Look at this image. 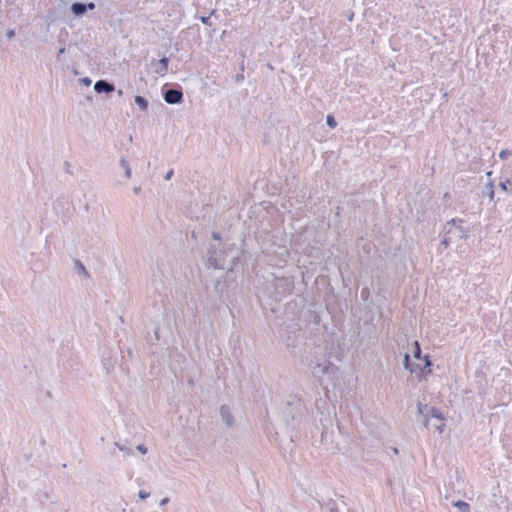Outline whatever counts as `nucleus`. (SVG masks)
I'll list each match as a JSON object with an SVG mask.
<instances>
[{
    "instance_id": "nucleus-1",
    "label": "nucleus",
    "mask_w": 512,
    "mask_h": 512,
    "mask_svg": "<svg viewBox=\"0 0 512 512\" xmlns=\"http://www.w3.org/2000/svg\"><path fill=\"white\" fill-rule=\"evenodd\" d=\"M279 326L278 334L288 352L305 366H312L315 362L317 349L315 337L308 336L306 329L293 320L275 323Z\"/></svg>"
},
{
    "instance_id": "nucleus-2",
    "label": "nucleus",
    "mask_w": 512,
    "mask_h": 512,
    "mask_svg": "<svg viewBox=\"0 0 512 512\" xmlns=\"http://www.w3.org/2000/svg\"><path fill=\"white\" fill-rule=\"evenodd\" d=\"M293 289L294 279L292 276L275 277L271 282L265 284L258 295V299L263 309L269 310L272 314H277L281 310L280 302Z\"/></svg>"
},
{
    "instance_id": "nucleus-3",
    "label": "nucleus",
    "mask_w": 512,
    "mask_h": 512,
    "mask_svg": "<svg viewBox=\"0 0 512 512\" xmlns=\"http://www.w3.org/2000/svg\"><path fill=\"white\" fill-rule=\"evenodd\" d=\"M305 402L296 395H289L282 408V416L292 432H299L308 418Z\"/></svg>"
},
{
    "instance_id": "nucleus-4",
    "label": "nucleus",
    "mask_w": 512,
    "mask_h": 512,
    "mask_svg": "<svg viewBox=\"0 0 512 512\" xmlns=\"http://www.w3.org/2000/svg\"><path fill=\"white\" fill-rule=\"evenodd\" d=\"M308 367L311 369L312 375L315 378H319L320 385H324L326 389L328 385L333 389L342 388L344 382L340 368L329 361V359L315 357V362L312 366Z\"/></svg>"
},
{
    "instance_id": "nucleus-5",
    "label": "nucleus",
    "mask_w": 512,
    "mask_h": 512,
    "mask_svg": "<svg viewBox=\"0 0 512 512\" xmlns=\"http://www.w3.org/2000/svg\"><path fill=\"white\" fill-rule=\"evenodd\" d=\"M463 223L465 220L463 218L455 217L450 220H447L441 228L440 234L443 235V238L440 242V246H443L444 249H448L452 243V233L453 230H457L458 239L467 240L469 238V228L463 227Z\"/></svg>"
},
{
    "instance_id": "nucleus-6",
    "label": "nucleus",
    "mask_w": 512,
    "mask_h": 512,
    "mask_svg": "<svg viewBox=\"0 0 512 512\" xmlns=\"http://www.w3.org/2000/svg\"><path fill=\"white\" fill-rule=\"evenodd\" d=\"M236 249V244H231L228 247L219 248L215 244H209L206 252V268L210 269H224L226 257Z\"/></svg>"
},
{
    "instance_id": "nucleus-7",
    "label": "nucleus",
    "mask_w": 512,
    "mask_h": 512,
    "mask_svg": "<svg viewBox=\"0 0 512 512\" xmlns=\"http://www.w3.org/2000/svg\"><path fill=\"white\" fill-rule=\"evenodd\" d=\"M251 258L252 255L246 248L245 240H242L240 252L232 257L231 266L226 271L227 277L230 279L238 278L240 274H244Z\"/></svg>"
},
{
    "instance_id": "nucleus-8",
    "label": "nucleus",
    "mask_w": 512,
    "mask_h": 512,
    "mask_svg": "<svg viewBox=\"0 0 512 512\" xmlns=\"http://www.w3.org/2000/svg\"><path fill=\"white\" fill-rule=\"evenodd\" d=\"M237 278H228L227 275H223L219 277L214 282V293L218 298L219 305H225L229 307V303L231 302V290L237 287Z\"/></svg>"
},
{
    "instance_id": "nucleus-9",
    "label": "nucleus",
    "mask_w": 512,
    "mask_h": 512,
    "mask_svg": "<svg viewBox=\"0 0 512 512\" xmlns=\"http://www.w3.org/2000/svg\"><path fill=\"white\" fill-rule=\"evenodd\" d=\"M306 307V299L300 295L296 298L287 302L284 305L283 317L279 319V323L286 320H293L294 322L300 323L302 319L303 310ZM278 323V321L276 322Z\"/></svg>"
},
{
    "instance_id": "nucleus-10",
    "label": "nucleus",
    "mask_w": 512,
    "mask_h": 512,
    "mask_svg": "<svg viewBox=\"0 0 512 512\" xmlns=\"http://www.w3.org/2000/svg\"><path fill=\"white\" fill-rule=\"evenodd\" d=\"M323 305L320 302H309L303 310L302 319L300 322H305L307 325H313V330L319 331V326L322 321Z\"/></svg>"
},
{
    "instance_id": "nucleus-11",
    "label": "nucleus",
    "mask_w": 512,
    "mask_h": 512,
    "mask_svg": "<svg viewBox=\"0 0 512 512\" xmlns=\"http://www.w3.org/2000/svg\"><path fill=\"white\" fill-rule=\"evenodd\" d=\"M161 94L164 101L169 105H180L184 102L183 89L179 84H164Z\"/></svg>"
},
{
    "instance_id": "nucleus-12",
    "label": "nucleus",
    "mask_w": 512,
    "mask_h": 512,
    "mask_svg": "<svg viewBox=\"0 0 512 512\" xmlns=\"http://www.w3.org/2000/svg\"><path fill=\"white\" fill-rule=\"evenodd\" d=\"M68 10V1L58 0L54 6L47 10L44 17L47 22V28L56 21L65 20Z\"/></svg>"
},
{
    "instance_id": "nucleus-13",
    "label": "nucleus",
    "mask_w": 512,
    "mask_h": 512,
    "mask_svg": "<svg viewBox=\"0 0 512 512\" xmlns=\"http://www.w3.org/2000/svg\"><path fill=\"white\" fill-rule=\"evenodd\" d=\"M419 361L423 362V365L419 364V369H417L416 376L419 382L426 379L428 376L433 374V361L430 354H425L423 358Z\"/></svg>"
},
{
    "instance_id": "nucleus-14",
    "label": "nucleus",
    "mask_w": 512,
    "mask_h": 512,
    "mask_svg": "<svg viewBox=\"0 0 512 512\" xmlns=\"http://www.w3.org/2000/svg\"><path fill=\"white\" fill-rule=\"evenodd\" d=\"M53 209H54L55 213L58 216H60L62 219L69 218L71 215L70 203H69L68 199L64 196L58 197L55 200V202L53 204Z\"/></svg>"
},
{
    "instance_id": "nucleus-15",
    "label": "nucleus",
    "mask_w": 512,
    "mask_h": 512,
    "mask_svg": "<svg viewBox=\"0 0 512 512\" xmlns=\"http://www.w3.org/2000/svg\"><path fill=\"white\" fill-rule=\"evenodd\" d=\"M171 57L163 55L160 59H153L151 66L154 68V72L160 76H164L169 69Z\"/></svg>"
},
{
    "instance_id": "nucleus-16",
    "label": "nucleus",
    "mask_w": 512,
    "mask_h": 512,
    "mask_svg": "<svg viewBox=\"0 0 512 512\" xmlns=\"http://www.w3.org/2000/svg\"><path fill=\"white\" fill-rule=\"evenodd\" d=\"M219 414L222 422L228 427L232 428L235 424V418L227 404H222L219 408Z\"/></svg>"
},
{
    "instance_id": "nucleus-17",
    "label": "nucleus",
    "mask_w": 512,
    "mask_h": 512,
    "mask_svg": "<svg viewBox=\"0 0 512 512\" xmlns=\"http://www.w3.org/2000/svg\"><path fill=\"white\" fill-rule=\"evenodd\" d=\"M94 91L99 95L109 94L115 91V85L106 79H100L95 82Z\"/></svg>"
},
{
    "instance_id": "nucleus-18",
    "label": "nucleus",
    "mask_w": 512,
    "mask_h": 512,
    "mask_svg": "<svg viewBox=\"0 0 512 512\" xmlns=\"http://www.w3.org/2000/svg\"><path fill=\"white\" fill-rule=\"evenodd\" d=\"M68 9L74 19H80L86 15L84 2L74 1L70 4Z\"/></svg>"
},
{
    "instance_id": "nucleus-19",
    "label": "nucleus",
    "mask_w": 512,
    "mask_h": 512,
    "mask_svg": "<svg viewBox=\"0 0 512 512\" xmlns=\"http://www.w3.org/2000/svg\"><path fill=\"white\" fill-rule=\"evenodd\" d=\"M344 356L343 350H341L340 346H337V349L334 347V344L331 345L330 351H327L323 359H329L331 361L332 358L336 359L337 361H342Z\"/></svg>"
},
{
    "instance_id": "nucleus-20",
    "label": "nucleus",
    "mask_w": 512,
    "mask_h": 512,
    "mask_svg": "<svg viewBox=\"0 0 512 512\" xmlns=\"http://www.w3.org/2000/svg\"><path fill=\"white\" fill-rule=\"evenodd\" d=\"M402 365L410 373H415L419 369V364L412 361L411 355L407 352L403 355Z\"/></svg>"
},
{
    "instance_id": "nucleus-21",
    "label": "nucleus",
    "mask_w": 512,
    "mask_h": 512,
    "mask_svg": "<svg viewBox=\"0 0 512 512\" xmlns=\"http://www.w3.org/2000/svg\"><path fill=\"white\" fill-rule=\"evenodd\" d=\"M482 196L488 197L490 201H494L495 197V184L494 180L490 179L482 190Z\"/></svg>"
},
{
    "instance_id": "nucleus-22",
    "label": "nucleus",
    "mask_w": 512,
    "mask_h": 512,
    "mask_svg": "<svg viewBox=\"0 0 512 512\" xmlns=\"http://www.w3.org/2000/svg\"><path fill=\"white\" fill-rule=\"evenodd\" d=\"M428 417H429V418L437 419V420H439V421H446V416H445V415H444V413H443L439 408H437L436 406H431V407H430Z\"/></svg>"
},
{
    "instance_id": "nucleus-23",
    "label": "nucleus",
    "mask_w": 512,
    "mask_h": 512,
    "mask_svg": "<svg viewBox=\"0 0 512 512\" xmlns=\"http://www.w3.org/2000/svg\"><path fill=\"white\" fill-rule=\"evenodd\" d=\"M134 102L141 111L146 112L148 110L149 102L144 96L136 95Z\"/></svg>"
},
{
    "instance_id": "nucleus-24",
    "label": "nucleus",
    "mask_w": 512,
    "mask_h": 512,
    "mask_svg": "<svg viewBox=\"0 0 512 512\" xmlns=\"http://www.w3.org/2000/svg\"><path fill=\"white\" fill-rule=\"evenodd\" d=\"M412 356L415 360H420L425 354L422 353L421 345L418 340L412 342Z\"/></svg>"
},
{
    "instance_id": "nucleus-25",
    "label": "nucleus",
    "mask_w": 512,
    "mask_h": 512,
    "mask_svg": "<svg viewBox=\"0 0 512 512\" xmlns=\"http://www.w3.org/2000/svg\"><path fill=\"white\" fill-rule=\"evenodd\" d=\"M452 506L456 507L460 512H470L471 506L464 500L452 501Z\"/></svg>"
},
{
    "instance_id": "nucleus-26",
    "label": "nucleus",
    "mask_w": 512,
    "mask_h": 512,
    "mask_svg": "<svg viewBox=\"0 0 512 512\" xmlns=\"http://www.w3.org/2000/svg\"><path fill=\"white\" fill-rule=\"evenodd\" d=\"M74 269L79 275H83L84 277H89V272L86 269L85 265L78 259L74 260Z\"/></svg>"
},
{
    "instance_id": "nucleus-27",
    "label": "nucleus",
    "mask_w": 512,
    "mask_h": 512,
    "mask_svg": "<svg viewBox=\"0 0 512 512\" xmlns=\"http://www.w3.org/2000/svg\"><path fill=\"white\" fill-rule=\"evenodd\" d=\"M498 186L502 191L512 195V179L511 178H506L505 180L500 181Z\"/></svg>"
},
{
    "instance_id": "nucleus-28",
    "label": "nucleus",
    "mask_w": 512,
    "mask_h": 512,
    "mask_svg": "<svg viewBox=\"0 0 512 512\" xmlns=\"http://www.w3.org/2000/svg\"><path fill=\"white\" fill-rule=\"evenodd\" d=\"M119 164H120L121 168H123V170H124V176L127 179L131 178L132 171H131V167L129 165V162L125 158L122 157L120 159V161H119Z\"/></svg>"
},
{
    "instance_id": "nucleus-29",
    "label": "nucleus",
    "mask_w": 512,
    "mask_h": 512,
    "mask_svg": "<svg viewBox=\"0 0 512 512\" xmlns=\"http://www.w3.org/2000/svg\"><path fill=\"white\" fill-rule=\"evenodd\" d=\"M431 406L428 404H423L421 402L417 403V413L421 417H425L429 415V409Z\"/></svg>"
},
{
    "instance_id": "nucleus-30",
    "label": "nucleus",
    "mask_w": 512,
    "mask_h": 512,
    "mask_svg": "<svg viewBox=\"0 0 512 512\" xmlns=\"http://www.w3.org/2000/svg\"><path fill=\"white\" fill-rule=\"evenodd\" d=\"M216 15V10L213 9L211 13L208 16H198L195 17L198 18L204 25L212 26L211 17Z\"/></svg>"
},
{
    "instance_id": "nucleus-31",
    "label": "nucleus",
    "mask_w": 512,
    "mask_h": 512,
    "mask_svg": "<svg viewBox=\"0 0 512 512\" xmlns=\"http://www.w3.org/2000/svg\"><path fill=\"white\" fill-rule=\"evenodd\" d=\"M123 355H122V359L124 360L121 364H120V367L122 370H128V367L126 365V359L129 358V359H132L133 358V351L131 348H128L127 351H126V354L124 353V351H122Z\"/></svg>"
},
{
    "instance_id": "nucleus-32",
    "label": "nucleus",
    "mask_w": 512,
    "mask_h": 512,
    "mask_svg": "<svg viewBox=\"0 0 512 512\" xmlns=\"http://www.w3.org/2000/svg\"><path fill=\"white\" fill-rule=\"evenodd\" d=\"M69 37V32L66 28H61L57 37L59 43L65 44L67 38Z\"/></svg>"
},
{
    "instance_id": "nucleus-33",
    "label": "nucleus",
    "mask_w": 512,
    "mask_h": 512,
    "mask_svg": "<svg viewBox=\"0 0 512 512\" xmlns=\"http://www.w3.org/2000/svg\"><path fill=\"white\" fill-rule=\"evenodd\" d=\"M36 498L41 504H44L45 501H47L50 498V495L47 491H38L36 493Z\"/></svg>"
},
{
    "instance_id": "nucleus-34",
    "label": "nucleus",
    "mask_w": 512,
    "mask_h": 512,
    "mask_svg": "<svg viewBox=\"0 0 512 512\" xmlns=\"http://www.w3.org/2000/svg\"><path fill=\"white\" fill-rule=\"evenodd\" d=\"M326 124L330 129H334L337 127V121L333 114H328L326 116Z\"/></svg>"
},
{
    "instance_id": "nucleus-35",
    "label": "nucleus",
    "mask_w": 512,
    "mask_h": 512,
    "mask_svg": "<svg viewBox=\"0 0 512 512\" xmlns=\"http://www.w3.org/2000/svg\"><path fill=\"white\" fill-rule=\"evenodd\" d=\"M244 69H245V67H244V61L242 60L241 65H240V72H239V73H237V74L235 75V77H234V81H235L236 83H240V82L244 81Z\"/></svg>"
},
{
    "instance_id": "nucleus-36",
    "label": "nucleus",
    "mask_w": 512,
    "mask_h": 512,
    "mask_svg": "<svg viewBox=\"0 0 512 512\" xmlns=\"http://www.w3.org/2000/svg\"><path fill=\"white\" fill-rule=\"evenodd\" d=\"M114 445L122 452H124L127 455H132L133 451L127 447L126 445H122L119 442H115Z\"/></svg>"
},
{
    "instance_id": "nucleus-37",
    "label": "nucleus",
    "mask_w": 512,
    "mask_h": 512,
    "mask_svg": "<svg viewBox=\"0 0 512 512\" xmlns=\"http://www.w3.org/2000/svg\"><path fill=\"white\" fill-rule=\"evenodd\" d=\"M512 155V151L509 149H502L499 152V158L501 160H507Z\"/></svg>"
},
{
    "instance_id": "nucleus-38",
    "label": "nucleus",
    "mask_w": 512,
    "mask_h": 512,
    "mask_svg": "<svg viewBox=\"0 0 512 512\" xmlns=\"http://www.w3.org/2000/svg\"><path fill=\"white\" fill-rule=\"evenodd\" d=\"M326 506L328 507L330 512H340L336 505V502L333 499H330Z\"/></svg>"
},
{
    "instance_id": "nucleus-39",
    "label": "nucleus",
    "mask_w": 512,
    "mask_h": 512,
    "mask_svg": "<svg viewBox=\"0 0 512 512\" xmlns=\"http://www.w3.org/2000/svg\"><path fill=\"white\" fill-rule=\"evenodd\" d=\"M78 81L80 85L85 87H89L92 84V79L88 76L82 77Z\"/></svg>"
},
{
    "instance_id": "nucleus-40",
    "label": "nucleus",
    "mask_w": 512,
    "mask_h": 512,
    "mask_svg": "<svg viewBox=\"0 0 512 512\" xmlns=\"http://www.w3.org/2000/svg\"><path fill=\"white\" fill-rule=\"evenodd\" d=\"M360 296H361L363 301H367L370 298V290H369V288L368 287L362 288V290L360 292Z\"/></svg>"
},
{
    "instance_id": "nucleus-41",
    "label": "nucleus",
    "mask_w": 512,
    "mask_h": 512,
    "mask_svg": "<svg viewBox=\"0 0 512 512\" xmlns=\"http://www.w3.org/2000/svg\"><path fill=\"white\" fill-rule=\"evenodd\" d=\"M95 7H96V4L94 2H92V1L84 2V8H85L86 14L88 13V11L94 10Z\"/></svg>"
},
{
    "instance_id": "nucleus-42",
    "label": "nucleus",
    "mask_w": 512,
    "mask_h": 512,
    "mask_svg": "<svg viewBox=\"0 0 512 512\" xmlns=\"http://www.w3.org/2000/svg\"><path fill=\"white\" fill-rule=\"evenodd\" d=\"M150 496V493L145 490H139L138 497L140 500L144 501Z\"/></svg>"
},
{
    "instance_id": "nucleus-43",
    "label": "nucleus",
    "mask_w": 512,
    "mask_h": 512,
    "mask_svg": "<svg viewBox=\"0 0 512 512\" xmlns=\"http://www.w3.org/2000/svg\"><path fill=\"white\" fill-rule=\"evenodd\" d=\"M136 449L143 455L147 454L148 452V448L145 444H138L136 446Z\"/></svg>"
},
{
    "instance_id": "nucleus-44",
    "label": "nucleus",
    "mask_w": 512,
    "mask_h": 512,
    "mask_svg": "<svg viewBox=\"0 0 512 512\" xmlns=\"http://www.w3.org/2000/svg\"><path fill=\"white\" fill-rule=\"evenodd\" d=\"M478 56H480L486 66L489 65V53H482L481 55L478 53Z\"/></svg>"
},
{
    "instance_id": "nucleus-45",
    "label": "nucleus",
    "mask_w": 512,
    "mask_h": 512,
    "mask_svg": "<svg viewBox=\"0 0 512 512\" xmlns=\"http://www.w3.org/2000/svg\"><path fill=\"white\" fill-rule=\"evenodd\" d=\"M14 37H15V29H12V28L8 29L6 31V38L8 40H12Z\"/></svg>"
},
{
    "instance_id": "nucleus-46",
    "label": "nucleus",
    "mask_w": 512,
    "mask_h": 512,
    "mask_svg": "<svg viewBox=\"0 0 512 512\" xmlns=\"http://www.w3.org/2000/svg\"><path fill=\"white\" fill-rule=\"evenodd\" d=\"M211 237L215 241H221L222 240L221 234L219 232H217V231H212Z\"/></svg>"
},
{
    "instance_id": "nucleus-47",
    "label": "nucleus",
    "mask_w": 512,
    "mask_h": 512,
    "mask_svg": "<svg viewBox=\"0 0 512 512\" xmlns=\"http://www.w3.org/2000/svg\"><path fill=\"white\" fill-rule=\"evenodd\" d=\"M440 422H441L440 425H436L435 429L441 434L444 432L446 424H445V421H440Z\"/></svg>"
},
{
    "instance_id": "nucleus-48",
    "label": "nucleus",
    "mask_w": 512,
    "mask_h": 512,
    "mask_svg": "<svg viewBox=\"0 0 512 512\" xmlns=\"http://www.w3.org/2000/svg\"><path fill=\"white\" fill-rule=\"evenodd\" d=\"M174 175V170L173 169H169L166 174L164 175V179L166 181L170 180Z\"/></svg>"
},
{
    "instance_id": "nucleus-49",
    "label": "nucleus",
    "mask_w": 512,
    "mask_h": 512,
    "mask_svg": "<svg viewBox=\"0 0 512 512\" xmlns=\"http://www.w3.org/2000/svg\"><path fill=\"white\" fill-rule=\"evenodd\" d=\"M65 52H66V49H65L64 46H61V47L58 48V51H57V58H58V60H60L61 56L63 54H65Z\"/></svg>"
},
{
    "instance_id": "nucleus-50",
    "label": "nucleus",
    "mask_w": 512,
    "mask_h": 512,
    "mask_svg": "<svg viewBox=\"0 0 512 512\" xmlns=\"http://www.w3.org/2000/svg\"><path fill=\"white\" fill-rule=\"evenodd\" d=\"M191 29H196L197 32H199L200 26L198 24H194L193 26H190L189 28L182 30L181 33H187Z\"/></svg>"
},
{
    "instance_id": "nucleus-51",
    "label": "nucleus",
    "mask_w": 512,
    "mask_h": 512,
    "mask_svg": "<svg viewBox=\"0 0 512 512\" xmlns=\"http://www.w3.org/2000/svg\"><path fill=\"white\" fill-rule=\"evenodd\" d=\"M441 93H442V95H441V99H442L444 102H448V99H449L448 93H447L445 90H443V89H441Z\"/></svg>"
},
{
    "instance_id": "nucleus-52",
    "label": "nucleus",
    "mask_w": 512,
    "mask_h": 512,
    "mask_svg": "<svg viewBox=\"0 0 512 512\" xmlns=\"http://www.w3.org/2000/svg\"><path fill=\"white\" fill-rule=\"evenodd\" d=\"M422 418H423V420H422V424H423V426H424L426 429H428V427H429V420H430V418H429L428 416H425V417H422Z\"/></svg>"
},
{
    "instance_id": "nucleus-53",
    "label": "nucleus",
    "mask_w": 512,
    "mask_h": 512,
    "mask_svg": "<svg viewBox=\"0 0 512 512\" xmlns=\"http://www.w3.org/2000/svg\"><path fill=\"white\" fill-rule=\"evenodd\" d=\"M64 170L66 173H71L70 172V163L68 161L64 162Z\"/></svg>"
},
{
    "instance_id": "nucleus-54",
    "label": "nucleus",
    "mask_w": 512,
    "mask_h": 512,
    "mask_svg": "<svg viewBox=\"0 0 512 512\" xmlns=\"http://www.w3.org/2000/svg\"><path fill=\"white\" fill-rule=\"evenodd\" d=\"M141 191H142L141 186H135V187L133 188V192H134L136 195H139V194L141 193Z\"/></svg>"
},
{
    "instance_id": "nucleus-55",
    "label": "nucleus",
    "mask_w": 512,
    "mask_h": 512,
    "mask_svg": "<svg viewBox=\"0 0 512 512\" xmlns=\"http://www.w3.org/2000/svg\"><path fill=\"white\" fill-rule=\"evenodd\" d=\"M168 502H169V498H168V497H165V498H163V499H161V500H160L159 505H160V506H164V505H166Z\"/></svg>"
},
{
    "instance_id": "nucleus-56",
    "label": "nucleus",
    "mask_w": 512,
    "mask_h": 512,
    "mask_svg": "<svg viewBox=\"0 0 512 512\" xmlns=\"http://www.w3.org/2000/svg\"><path fill=\"white\" fill-rule=\"evenodd\" d=\"M443 199L445 201L450 200L451 199V194L449 192H445L444 195H443Z\"/></svg>"
},
{
    "instance_id": "nucleus-57",
    "label": "nucleus",
    "mask_w": 512,
    "mask_h": 512,
    "mask_svg": "<svg viewBox=\"0 0 512 512\" xmlns=\"http://www.w3.org/2000/svg\"><path fill=\"white\" fill-rule=\"evenodd\" d=\"M370 249H371L370 244H366L363 246V251L366 253H370Z\"/></svg>"
},
{
    "instance_id": "nucleus-58",
    "label": "nucleus",
    "mask_w": 512,
    "mask_h": 512,
    "mask_svg": "<svg viewBox=\"0 0 512 512\" xmlns=\"http://www.w3.org/2000/svg\"><path fill=\"white\" fill-rule=\"evenodd\" d=\"M163 46H164V48H165V50H166V51H169V50H170V48H171V40H169V42H168V43H165Z\"/></svg>"
},
{
    "instance_id": "nucleus-59",
    "label": "nucleus",
    "mask_w": 512,
    "mask_h": 512,
    "mask_svg": "<svg viewBox=\"0 0 512 512\" xmlns=\"http://www.w3.org/2000/svg\"><path fill=\"white\" fill-rule=\"evenodd\" d=\"M425 195H426V197H427L428 199H431V198H432V195H433V193H432L431 189H427V192H426V194H425Z\"/></svg>"
},
{
    "instance_id": "nucleus-60",
    "label": "nucleus",
    "mask_w": 512,
    "mask_h": 512,
    "mask_svg": "<svg viewBox=\"0 0 512 512\" xmlns=\"http://www.w3.org/2000/svg\"><path fill=\"white\" fill-rule=\"evenodd\" d=\"M175 51L178 52L180 50V43L176 42L174 45Z\"/></svg>"
},
{
    "instance_id": "nucleus-61",
    "label": "nucleus",
    "mask_w": 512,
    "mask_h": 512,
    "mask_svg": "<svg viewBox=\"0 0 512 512\" xmlns=\"http://www.w3.org/2000/svg\"><path fill=\"white\" fill-rule=\"evenodd\" d=\"M325 436H326V431H325V430H323V431H322V433H321V443H323V442H324V438H325Z\"/></svg>"
},
{
    "instance_id": "nucleus-62",
    "label": "nucleus",
    "mask_w": 512,
    "mask_h": 512,
    "mask_svg": "<svg viewBox=\"0 0 512 512\" xmlns=\"http://www.w3.org/2000/svg\"><path fill=\"white\" fill-rule=\"evenodd\" d=\"M492 175H493V171L492 170L486 172V176L488 177L489 180L491 179Z\"/></svg>"
},
{
    "instance_id": "nucleus-63",
    "label": "nucleus",
    "mask_w": 512,
    "mask_h": 512,
    "mask_svg": "<svg viewBox=\"0 0 512 512\" xmlns=\"http://www.w3.org/2000/svg\"><path fill=\"white\" fill-rule=\"evenodd\" d=\"M155 337L157 340H159V329L158 328L155 330Z\"/></svg>"
},
{
    "instance_id": "nucleus-64",
    "label": "nucleus",
    "mask_w": 512,
    "mask_h": 512,
    "mask_svg": "<svg viewBox=\"0 0 512 512\" xmlns=\"http://www.w3.org/2000/svg\"><path fill=\"white\" fill-rule=\"evenodd\" d=\"M72 73L74 75H79V71L77 69H75V68L72 69Z\"/></svg>"
}]
</instances>
